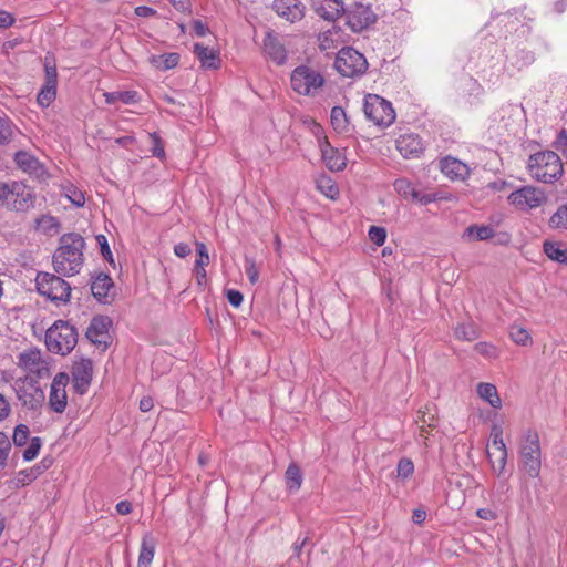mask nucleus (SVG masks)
Here are the masks:
<instances>
[{
  "label": "nucleus",
  "instance_id": "f257e3e1",
  "mask_svg": "<svg viewBox=\"0 0 567 567\" xmlns=\"http://www.w3.org/2000/svg\"><path fill=\"white\" fill-rule=\"evenodd\" d=\"M85 243L81 235L70 233L60 238V246L53 255L54 270L62 276H74L83 265Z\"/></svg>",
  "mask_w": 567,
  "mask_h": 567
},
{
  "label": "nucleus",
  "instance_id": "a18cd8bd",
  "mask_svg": "<svg viewBox=\"0 0 567 567\" xmlns=\"http://www.w3.org/2000/svg\"><path fill=\"white\" fill-rule=\"evenodd\" d=\"M11 450V442L9 437L0 432V471L6 467L9 452Z\"/></svg>",
  "mask_w": 567,
  "mask_h": 567
},
{
  "label": "nucleus",
  "instance_id": "423d86ee",
  "mask_svg": "<svg viewBox=\"0 0 567 567\" xmlns=\"http://www.w3.org/2000/svg\"><path fill=\"white\" fill-rule=\"evenodd\" d=\"M363 111L367 118L380 127H388L395 120L392 104L377 94L365 96Z\"/></svg>",
  "mask_w": 567,
  "mask_h": 567
},
{
  "label": "nucleus",
  "instance_id": "1a4fd4ad",
  "mask_svg": "<svg viewBox=\"0 0 567 567\" xmlns=\"http://www.w3.org/2000/svg\"><path fill=\"white\" fill-rule=\"evenodd\" d=\"M334 68L342 76L354 78L365 73L368 62L362 53L347 47L339 51L334 61Z\"/></svg>",
  "mask_w": 567,
  "mask_h": 567
},
{
  "label": "nucleus",
  "instance_id": "39448f33",
  "mask_svg": "<svg viewBox=\"0 0 567 567\" xmlns=\"http://www.w3.org/2000/svg\"><path fill=\"white\" fill-rule=\"evenodd\" d=\"M35 285L38 292L51 301L68 302L70 299V285L56 275L39 272L35 278Z\"/></svg>",
  "mask_w": 567,
  "mask_h": 567
},
{
  "label": "nucleus",
  "instance_id": "b1692460",
  "mask_svg": "<svg viewBox=\"0 0 567 567\" xmlns=\"http://www.w3.org/2000/svg\"><path fill=\"white\" fill-rule=\"evenodd\" d=\"M313 7L317 14L328 21L336 20L342 10V3L339 0H315Z\"/></svg>",
  "mask_w": 567,
  "mask_h": 567
},
{
  "label": "nucleus",
  "instance_id": "680f3d73",
  "mask_svg": "<svg viewBox=\"0 0 567 567\" xmlns=\"http://www.w3.org/2000/svg\"><path fill=\"white\" fill-rule=\"evenodd\" d=\"M11 406L9 401L0 393V421H3L9 416Z\"/></svg>",
  "mask_w": 567,
  "mask_h": 567
},
{
  "label": "nucleus",
  "instance_id": "6e6d98bb",
  "mask_svg": "<svg viewBox=\"0 0 567 567\" xmlns=\"http://www.w3.org/2000/svg\"><path fill=\"white\" fill-rule=\"evenodd\" d=\"M194 271L196 275V280H197L198 287H200V288L204 287L206 284L207 272L205 270V267H203L202 261H195Z\"/></svg>",
  "mask_w": 567,
  "mask_h": 567
},
{
  "label": "nucleus",
  "instance_id": "20e7f679",
  "mask_svg": "<svg viewBox=\"0 0 567 567\" xmlns=\"http://www.w3.org/2000/svg\"><path fill=\"white\" fill-rule=\"evenodd\" d=\"M323 75L309 65L297 66L290 75L291 89L305 96H316L324 85Z\"/></svg>",
  "mask_w": 567,
  "mask_h": 567
},
{
  "label": "nucleus",
  "instance_id": "37998d69",
  "mask_svg": "<svg viewBox=\"0 0 567 567\" xmlns=\"http://www.w3.org/2000/svg\"><path fill=\"white\" fill-rule=\"evenodd\" d=\"M414 473V464L410 458L403 457L396 466V476L402 480L409 478Z\"/></svg>",
  "mask_w": 567,
  "mask_h": 567
},
{
  "label": "nucleus",
  "instance_id": "a878e982",
  "mask_svg": "<svg viewBox=\"0 0 567 567\" xmlns=\"http://www.w3.org/2000/svg\"><path fill=\"white\" fill-rule=\"evenodd\" d=\"M155 555V540L151 535L142 538L137 567H150Z\"/></svg>",
  "mask_w": 567,
  "mask_h": 567
},
{
  "label": "nucleus",
  "instance_id": "aec40b11",
  "mask_svg": "<svg viewBox=\"0 0 567 567\" xmlns=\"http://www.w3.org/2000/svg\"><path fill=\"white\" fill-rule=\"evenodd\" d=\"M319 144L324 165L332 172L342 171L346 167V158L340 151L332 147L327 137L320 140Z\"/></svg>",
  "mask_w": 567,
  "mask_h": 567
},
{
  "label": "nucleus",
  "instance_id": "de8ad7c7",
  "mask_svg": "<svg viewBox=\"0 0 567 567\" xmlns=\"http://www.w3.org/2000/svg\"><path fill=\"white\" fill-rule=\"evenodd\" d=\"M455 337L461 340H474L476 332L472 326L461 324L455 328Z\"/></svg>",
  "mask_w": 567,
  "mask_h": 567
},
{
  "label": "nucleus",
  "instance_id": "a211bd4d",
  "mask_svg": "<svg viewBox=\"0 0 567 567\" xmlns=\"http://www.w3.org/2000/svg\"><path fill=\"white\" fill-rule=\"evenodd\" d=\"M114 284L112 278L106 274H99L91 284L93 297L101 303H111L114 299Z\"/></svg>",
  "mask_w": 567,
  "mask_h": 567
},
{
  "label": "nucleus",
  "instance_id": "13d9d810",
  "mask_svg": "<svg viewBox=\"0 0 567 567\" xmlns=\"http://www.w3.org/2000/svg\"><path fill=\"white\" fill-rule=\"evenodd\" d=\"M496 447V423L492 424L489 437L487 440L486 453L489 462H492L491 449Z\"/></svg>",
  "mask_w": 567,
  "mask_h": 567
},
{
  "label": "nucleus",
  "instance_id": "f03ea898",
  "mask_svg": "<svg viewBox=\"0 0 567 567\" xmlns=\"http://www.w3.org/2000/svg\"><path fill=\"white\" fill-rule=\"evenodd\" d=\"M529 176L544 184H554L564 174V165L554 151H542L532 154L527 161Z\"/></svg>",
  "mask_w": 567,
  "mask_h": 567
},
{
  "label": "nucleus",
  "instance_id": "c756f323",
  "mask_svg": "<svg viewBox=\"0 0 567 567\" xmlns=\"http://www.w3.org/2000/svg\"><path fill=\"white\" fill-rule=\"evenodd\" d=\"M286 484L290 491H298L302 484V473L300 467L291 463L285 473Z\"/></svg>",
  "mask_w": 567,
  "mask_h": 567
},
{
  "label": "nucleus",
  "instance_id": "f3484780",
  "mask_svg": "<svg viewBox=\"0 0 567 567\" xmlns=\"http://www.w3.org/2000/svg\"><path fill=\"white\" fill-rule=\"evenodd\" d=\"M395 146L404 158H419L424 152V144L421 137L415 133L401 134Z\"/></svg>",
  "mask_w": 567,
  "mask_h": 567
},
{
  "label": "nucleus",
  "instance_id": "4be33fe9",
  "mask_svg": "<svg viewBox=\"0 0 567 567\" xmlns=\"http://www.w3.org/2000/svg\"><path fill=\"white\" fill-rule=\"evenodd\" d=\"M264 52L279 65L287 60V51L284 44L270 32L267 33L264 40Z\"/></svg>",
  "mask_w": 567,
  "mask_h": 567
},
{
  "label": "nucleus",
  "instance_id": "864d4df0",
  "mask_svg": "<svg viewBox=\"0 0 567 567\" xmlns=\"http://www.w3.org/2000/svg\"><path fill=\"white\" fill-rule=\"evenodd\" d=\"M553 145L557 151H560L563 154L567 155V130L563 128L558 133Z\"/></svg>",
  "mask_w": 567,
  "mask_h": 567
},
{
  "label": "nucleus",
  "instance_id": "3c124183",
  "mask_svg": "<svg viewBox=\"0 0 567 567\" xmlns=\"http://www.w3.org/2000/svg\"><path fill=\"white\" fill-rule=\"evenodd\" d=\"M96 241L100 246L101 254L104 257V259L107 260L110 264H113V255L107 244L106 237L104 235H99L96 236Z\"/></svg>",
  "mask_w": 567,
  "mask_h": 567
},
{
  "label": "nucleus",
  "instance_id": "774afa93",
  "mask_svg": "<svg viewBox=\"0 0 567 567\" xmlns=\"http://www.w3.org/2000/svg\"><path fill=\"white\" fill-rule=\"evenodd\" d=\"M116 512L121 515H127L132 512V504L128 501H121L116 504Z\"/></svg>",
  "mask_w": 567,
  "mask_h": 567
},
{
  "label": "nucleus",
  "instance_id": "72a5a7b5",
  "mask_svg": "<svg viewBox=\"0 0 567 567\" xmlns=\"http://www.w3.org/2000/svg\"><path fill=\"white\" fill-rule=\"evenodd\" d=\"M104 96L107 104H114L117 101H121L124 104H132L136 102V92L132 91L107 92Z\"/></svg>",
  "mask_w": 567,
  "mask_h": 567
},
{
  "label": "nucleus",
  "instance_id": "473e14b6",
  "mask_svg": "<svg viewBox=\"0 0 567 567\" xmlns=\"http://www.w3.org/2000/svg\"><path fill=\"white\" fill-rule=\"evenodd\" d=\"M56 96V84L51 80L40 90L37 101L42 107H48Z\"/></svg>",
  "mask_w": 567,
  "mask_h": 567
},
{
  "label": "nucleus",
  "instance_id": "58836bf2",
  "mask_svg": "<svg viewBox=\"0 0 567 567\" xmlns=\"http://www.w3.org/2000/svg\"><path fill=\"white\" fill-rule=\"evenodd\" d=\"M317 185L318 189L329 198L334 199L339 195V188L330 177H321Z\"/></svg>",
  "mask_w": 567,
  "mask_h": 567
},
{
  "label": "nucleus",
  "instance_id": "5fc2aeb1",
  "mask_svg": "<svg viewBox=\"0 0 567 567\" xmlns=\"http://www.w3.org/2000/svg\"><path fill=\"white\" fill-rule=\"evenodd\" d=\"M195 245H196V252L198 256L196 261H202L203 267H206L209 264V255H208L207 247L204 243H200V241H196Z\"/></svg>",
  "mask_w": 567,
  "mask_h": 567
},
{
  "label": "nucleus",
  "instance_id": "e2e57ef3",
  "mask_svg": "<svg viewBox=\"0 0 567 567\" xmlns=\"http://www.w3.org/2000/svg\"><path fill=\"white\" fill-rule=\"evenodd\" d=\"M135 13L138 17L148 18L156 14V10L147 6H138L135 8Z\"/></svg>",
  "mask_w": 567,
  "mask_h": 567
},
{
  "label": "nucleus",
  "instance_id": "2f4dec72",
  "mask_svg": "<svg viewBox=\"0 0 567 567\" xmlns=\"http://www.w3.org/2000/svg\"><path fill=\"white\" fill-rule=\"evenodd\" d=\"M494 228L492 226L472 225L465 229L464 236L475 240H486L494 237Z\"/></svg>",
  "mask_w": 567,
  "mask_h": 567
},
{
  "label": "nucleus",
  "instance_id": "6e6552de",
  "mask_svg": "<svg viewBox=\"0 0 567 567\" xmlns=\"http://www.w3.org/2000/svg\"><path fill=\"white\" fill-rule=\"evenodd\" d=\"M520 457L524 471L530 477H537L540 473V444L535 431H527L520 445Z\"/></svg>",
  "mask_w": 567,
  "mask_h": 567
},
{
  "label": "nucleus",
  "instance_id": "8fccbe9b",
  "mask_svg": "<svg viewBox=\"0 0 567 567\" xmlns=\"http://www.w3.org/2000/svg\"><path fill=\"white\" fill-rule=\"evenodd\" d=\"M245 271L249 279V281L255 285L258 281L259 272L256 266V262L252 259L246 258L245 260Z\"/></svg>",
  "mask_w": 567,
  "mask_h": 567
},
{
  "label": "nucleus",
  "instance_id": "5701e85b",
  "mask_svg": "<svg viewBox=\"0 0 567 567\" xmlns=\"http://www.w3.org/2000/svg\"><path fill=\"white\" fill-rule=\"evenodd\" d=\"M194 53L198 58L203 68L216 70L220 66V59L216 50L200 43H195Z\"/></svg>",
  "mask_w": 567,
  "mask_h": 567
},
{
  "label": "nucleus",
  "instance_id": "0eeeda50",
  "mask_svg": "<svg viewBox=\"0 0 567 567\" xmlns=\"http://www.w3.org/2000/svg\"><path fill=\"white\" fill-rule=\"evenodd\" d=\"M12 390L23 408L38 410L44 402V393L39 382L30 377L18 378L12 383Z\"/></svg>",
  "mask_w": 567,
  "mask_h": 567
},
{
  "label": "nucleus",
  "instance_id": "c03bdc74",
  "mask_svg": "<svg viewBox=\"0 0 567 567\" xmlns=\"http://www.w3.org/2000/svg\"><path fill=\"white\" fill-rule=\"evenodd\" d=\"M65 196L70 199V202L76 207H82L85 204V197L83 192L78 189L73 185H69L64 188Z\"/></svg>",
  "mask_w": 567,
  "mask_h": 567
},
{
  "label": "nucleus",
  "instance_id": "393cba45",
  "mask_svg": "<svg viewBox=\"0 0 567 567\" xmlns=\"http://www.w3.org/2000/svg\"><path fill=\"white\" fill-rule=\"evenodd\" d=\"M441 171L450 178H462L467 174V167L465 164L456 158L446 157L440 163Z\"/></svg>",
  "mask_w": 567,
  "mask_h": 567
},
{
  "label": "nucleus",
  "instance_id": "6ab92c4d",
  "mask_svg": "<svg viewBox=\"0 0 567 567\" xmlns=\"http://www.w3.org/2000/svg\"><path fill=\"white\" fill-rule=\"evenodd\" d=\"M272 8L278 16L292 23L305 16V7L299 0H275Z\"/></svg>",
  "mask_w": 567,
  "mask_h": 567
},
{
  "label": "nucleus",
  "instance_id": "09e8293b",
  "mask_svg": "<svg viewBox=\"0 0 567 567\" xmlns=\"http://www.w3.org/2000/svg\"><path fill=\"white\" fill-rule=\"evenodd\" d=\"M150 138L152 140V148L151 152L153 156L162 158L165 155L164 146L162 140L157 133H151Z\"/></svg>",
  "mask_w": 567,
  "mask_h": 567
},
{
  "label": "nucleus",
  "instance_id": "cd10ccee",
  "mask_svg": "<svg viewBox=\"0 0 567 567\" xmlns=\"http://www.w3.org/2000/svg\"><path fill=\"white\" fill-rule=\"evenodd\" d=\"M148 62L157 70L166 71L171 70L175 66H177L179 62V54L172 52V53H164L161 55H151L148 58Z\"/></svg>",
  "mask_w": 567,
  "mask_h": 567
},
{
  "label": "nucleus",
  "instance_id": "69168bd1",
  "mask_svg": "<svg viewBox=\"0 0 567 567\" xmlns=\"http://www.w3.org/2000/svg\"><path fill=\"white\" fill-rule=\"evenodd\" d=\"M14 22V18L6 12V11H0V28H8V27H11Z\"/></svg>",
  "mask_w": 567,
  "mask_h": 567
},
{
  "label": "nucleus",
  "instance_id": "ea45409f",
  "mask_svg": "<svg viewBox=\"0 0 567 567\" xmlns=\"http://www.w3.org/2000/svg\"><path fill=\"white\" fill-rule=\"evenodd\" d=\"M59 227V221L55 217L49 215H42L41 217L35 219V228L38 230H42L48 234L52 230H56Z\"/></svg>",
  "mask_w": 567,
  "mask_h": 567
},
{
  "label": "nucleus",
  "instance_id": "bb28decb",
  "mask_svg": "<svg viewBox=\"0 0 567 567\" xmlns=\"http://www.w3.org/2000/svg\"><path fill=\"white\" fill-rule=\"evenodd\" d=\"M544 252L554 261L559 264H567V246L559 241H545Z\"/></svg>",
  "mask_w": 567,
  "mask_h": 567
},
{
  "label": "nucleus",
  "instance_id": "2eb2a0df",
  "mask_svg": "<svg viewBox=\"0 0 567 567\" xmlns=\"http://www.w3.org/2000/svg\"><path fill=\"white\" fill-rule=\"evenodd\" d=\"M18 365L39 378L45 377L49 372L47 363L42 360L41 351L35 348L21 352L18 357Z\"/></svg>",
  "mask_w": 567,
  "mask_h": 567
},
{
  "label": "nucleus",
  "instance_id": "49530a36",
  "mask_svg": "<svg viewBox=\"0 0 567 567\" xmlns=\"http://www.w3.org/2000/svg\"><path fill=\"white\" fill-rule=\"evenodd\" d=\"M369 238L378 246H382L386 239V230L383 227L371 226L369 229Z\"/></svg>",
  "mask_w": 567,
  "mask_h": 567
},
{
  "label": "nucleus",
  "instance_id": "c9c22d12",
  "mask_svg": "<svg viewBox=\"0 0 567 567\" xmlns=\"http://www.w3.org/2000/svg\"><path fill=\"white\" fill-rule=\"evenodd\" d=\"M477 394L478 396L488 402L493 408L496 406V386L492 383H478L477 384Z\"/></svg>",
  "mask_w": 567,
  "mask_h": 567
},
{
  "label": "nucleus",
  "instance_id": "412c9836",
  "mask_svg": "<svg viewBox=\"0 0 567 567\" xmlns=\"http://www.w3.org/2000/svg\"><path fill=\"white\" fill-rule=\"evenodd\" d=\"M14 162L23 172L40 177L44 173L41 163L32 154L19 151L14 155Z\"/></svg>",
  "mask_w": 567,
  "mask_h": 567
},
{
  "label": "nucleus",
  "instance_id": "4d7b16f0",
  "mask_svg": "<svg viewBox=\"0 0 567 567\" xmlns=\"http://www.w3.org/2000/svg\"><path fill=\"white\" fill-rule=\"evenodd\" d=\"M228 302L234 306L235 308H238L243 303V293L235 289H229L226 292Z\"/></svg>",
  "mask_w": 567,
  "mask_h": 567
},
{
  "label": "nucleus",
  "instance_id": "ddd939ff",
  "mask_svg": "<svg viewBox=\"0 0 567 567\" xmlns=\"http://www.w3.org/2000/svg\"><path fill=\"white\" fill-rule=\"evenodd\" d=\"M111 323V319L106 316L93 317L85 332L86 338L97 347L107 348L111 339L109 333Z\"/></svg>",
  "mask_w": 567,
  "mask_h": 567
},
{
  "label": "nucleus",
  "instance_id": "e433bc0d",
  "mask_svg": "<svg viewBox=\"0 0 567 567\" xmlns=\"http://www.w3.org/2000/svg\"><path fill=\"white\" fill-rule=\"evenodd\" d=\"M393 186H394L395 192L400 196H402L405 199H408V198L413 199L416 189L412 186V183L408 178L402 177V178L395 179Z\"/></svg>",
  "mask_w": 567,
  "mask_h": 567
},
{
  "label": "nucleus",
  "instance_id": "0e129e2a",
  "mask_svg": "<svg viewBox=\"0 0 567 567\" xmlns=\"http://www.w3.org/2000/svg\"><path fill=\"white\" fill-rule=\"evenodd\" d=\"M193 29L196 35L204 37L208 32V27L203 23L200 20H195L193 23Z\"/></svg>",
  "mask_w": 567,
  "mask_h": 567
},
{
  "label": "nucleus",
  "instance_id": "79ce46f5",
  "mask_svg": "<svg viewBox=\"0 0 567 567\" xmlns=\"http://www.w3.org/2000/svg\"><path fill=\"white\" fill-rule=\"evenodd\" d=\"M30 430L25 424H19L14 427L12 442L16 446H23L28 443Z\"/></svg>",
  "mask_w": 567,
  "mask_h": 567
},
{
  "label": "nucleus",
  "instance_id": "a19ab883",
  "mask_svg": "<svg viewBox=\"0 0 567 567\" xmlns=\"http://www.w3.org/2000/svg\"><path fill=\"white\" fill-rule=\"evenodd\" d=\"M42 447V439L39 436H34L30 440L28 447L23 451V460L30 462L34 460Z\"/></svg>",
  "mask_w": 567,
  "mask_h": 567
},
{
  "label": "nucleus",
  "instance_id": "052dcab7",
  "mask_svg": "<svg viewBox=\"0 0 567 567\" xmlns=\"http://www.w3.org/2000/svg\"><path fill=\"white\" fill-rule=\"evenodd\" d=\"M192 248L186 243H178L174 246V254L179 258H185L190 255Z\"/></svg>",
  "mask_w": 567,
  "mask_h": 567
},
{
  "label": "nucleus",
  "instance_id": "9d476101",
  "mask_svg": "<svg viewBox=\"0 0 567 567\" xmlns=\"http://www.w3.org/2000/svg\"><path fill=\"white\" fill-rule=\"evenodd\" d=\"M507 200L516 209L528 212L544 205L547 202V195L542 188L526 185L512 190Z\"/></svg>",
  "mask_w": 567,
  "mask_h": 567
},
{
  "label": "nucleus",
  "instance_id": "f704fd0d",
  "mask_svg": "<svg viewBox=\"0 0 567 567\" xmlns=\"http://www.w3.org/2000/svg\"><path fill=\"white\" fill-rule=\"evenodd\" d=\"M51 462L47 463L45 460H42L40 464L34 465L29 470H23L19 472V476H23V478H19L23 483H30L34 481L40 474H42L47 468H49Z\"/></svg>",
  "mask_w": 567,
  "mask_h": 567
},
{
  "label": "nucleus",
  "instance_id": "4468645a",
  "mask_svg": "<svg viewBox=\"0 0 567 567\" xmlns=\"http://www.w3.org/2000/svg\"><path fill=\"white\" fill-rule=\"evenodd\" d=\"M72 381L76 392L83 394L90 385L93 377V362L91 359L81 358L72 365Z\"/></svg>",
  "mask_w": 567,
  "mask_h": 567
},
{
  "label": "nucleus",
  "instance_id": "7c9ffc66",
  "mask_svg": "<svg viewBox=\"0 0 567 567\" xmlns=\"http://www.w3.org/2000/svg\"><path fill=\"white\" fill-rule=\"evenodd\" d=\"M548 227L555 230H567V203L560 205L550 216Z\"/></svg>",
  "mask_w": 567,
  "mask_h": 567
},
{
  "label": "nucleus",
  "instance_id": "bf43d9fd",
  "mask_svg": "<svg viewBox=\"0 0 567 567\" xmlns=\"http://www.w3.org/2000/svg\"><path fill=\"white\" fill-rule=\"evenodd\" d=\"M416 423H421L420 427L422 431H424L425 426L427 427H434L435 426V417L433 414H426L422 413V416H419L416 420Z\"/></svg>",
  "mask_w": 567,
  "mask_h": 567
},
{
  "label": "nucleus",
  "instance_id": "dca6fc26",
  "mask_svg": "<svg viewBox=\"0 0 567 567\" xmlns=\"http://www.w3.org/2000/svg\"><path fill=\"white\" fill-rule=\"evenodd\" d=\"M348 24L355 31H362L373 24L377 20V16L370 9V7L355 3L352 9L348 12Z\"/></svg>",
  "mask_w": 567,
  "mask_h": 567
},
{
  "label": "nucleus",
  "instance_id": "9b49d317",
  "mask_svg": "<svg viewBox=\"0 0 567 567\" xmlns=\"http://www.w3.org/2000/svg\"><path fill=\"white\" fill-rule=\"evenodd\" d=\"M70 382V377L65 372H59L54 375L49 393V408L55 413H63L68 405L66 386Z\"/></svg>",
  "mask_w": 567,
  "mask_h": 567
},
{
  "label": "nucleus",
  "instance_id": "f8f14e48",
  "mask_svg": "<svg viewBox=\"0 0 567 567\" xmlns=\"http://www.w3.org/2000/svg\"><path fill=\"white\" fill-rule=\"evenodd\" d=\"M35 195L31 187L20 182L11 184L9 207L16 212H27L34 206Z\"/></svg>",
  "mask_w": 567,
  "mask_h": 567
},
{
  "label": "nucleus",
  "instance_id": "7ed1b4c3",
  "mask_svg": "<svg viewBox=\"0 0 567 567\" xmlns=\"http://www.w3.org/2000/svg\"><path fill=\"white\" fill-rule=\"evenodd\" d=\"M78 343V331L68 321L56 320L45 332V344L50 352L65 355Z\"/></svg>",
  "mask_w": 567,
  "mask_h": 567
},
{
  "label": "nucleus",
  "instance_id": "4c0bfd02",
  "mask_svg": "<svg viewBox=\"0 0 567 567\" xmlns=\"http://www.w3.org/2000/svg\"><path fill=\"white\" fill-rule=\"evenodd\" d=\"M511 339L519 346H527L532 342V337L529 332L519 326H512L509 330Z\"/></svg>",
  "mask_w": 567,
  "mask_h": 567
},
{
  "label": "nucleus",
  "instance_id": "c85d7f7f",
  "mask_svg": "<svg viewBox=\"0 0 567 567\" xmlns=\"http://www.w3.org/2000/svg\"><path fill=\"white\" fill-rule=\"evenodd\" d=\"M331 125L338 133H346L349 130V118L341 106H333L331 110Z\"/></svg>",
  "mask_w": 567,
  "mask_h": 567
},
{
  "label": "nucleus",
  "instance_id": "603ef678",
  "mask_svg": "<svg viewBox=\"0 0 567 567\" xmlns=\"http://www.w3.org/2000/svg\"><path fill=\"white\" fill-rule=\"evenodd\" d=\"M12 130L8 121L0 117V144H6L10 141Z\"/></svg>",
  "mask_w": 567,
  "mask_h": 567
},
{
  "label": "nucleus",
  "instance_id": "338daca9",
  "mask_svg": "<svg viewBox=\"0 0 567 567\" xmlns=\"http://www.w3.org/2000/svg\"><path fill=\"white\" fill-rule=\"evenodd\" d=\"M413 200H416L423 205H427L434 200V196L432 194L422 195L420 192H415Z\"/></svg>",
  "mask_w": 567,
  "mask_h": 567
}]
</instances>
